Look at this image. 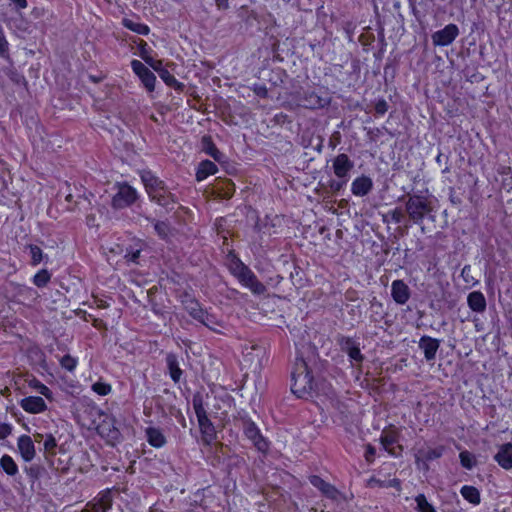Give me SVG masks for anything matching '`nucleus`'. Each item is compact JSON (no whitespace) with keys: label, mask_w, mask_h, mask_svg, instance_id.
Listing matches in <instances>:
<instances>
[{"label":"nucleus","mask_w":512,"mask_h":512,"mask_svg":"<svg viewBox=\"0 0 512 512\" xmlns=\"http://www.w3.org/2000/svg\"><path fill=\"white\" fill-rule=\"evenodd\" d=\"M224 265L243 288L250 290L254 295H262L266 292V286L257 278L251 268L240 259L234 249L228 250L224 257Z\"/></svg>","instance_id":"obj_1"},{"label":"nucleus","mask_w":512,"mask_h":512,"mask_svg":"<svg viewBox=\"0 0 512 512\" xmlns=\"http://www.w3.org/2000/svg\"><path fill=\"white\" fill-rule=\"evenodd\" d=\"M318 388V380L313 369L303 357H296L291 372V392L297 397H312Z\"/></svg>","instance_id":"obj_2"},{"label":"nucleus","mask_w":512,"mask_h":512,"mask_svg":"<svg viewBox=\"0 0 512 512\" xmlns=\"http://www.w3.org/2000/svg\"><path fill=\"white\" fill-rule=\"evenodd\" d=\"M192 405L198 421L201 442L204 446H211L217 439V431L208 416L201 394L197 393L193 395Z\"/></svg>","instance_id":"obj_3"},{"label":"nucleus","mask_w":512,"mask_h":512,"mask_svg":"<svg viewBox=\"0 0 512 512\" xmlns=\"http://www.w3.org/2000/svg\"><path fill=\"white\" fill-rule=\"evenodd\" d=\"M332 171L336 180H330L329 188L332 192H340L349 182L354 161L345 153L336 155L332 160Z\"/></svg>","instance_id":"obj_4"},{"label":"nucleus","mask_w":512,"mask_h":512,"mask_svg":"<svg viewBox=\"0 0 512 512\" xmlns=\"http://www.w3.org/2000/svg\"><path fill=\"white\" fill-rule=\"evenodd\" d=\"M140 178L147 194L152 200L162 206L169 204V198H172V194L168 191L166 183L163 180L151 170H144Z\"/></svg>","instance_id":"obj_5"},{"label":"nucleus","mask_w":512,"mask_h":512,"mask_svg":"<svg viewBox=\"0 0 512 512\" xmlns=\"http://www.w3.org/2000/svg\"><path fill=\"white\" fill-rule=\"evenodd\" d=\"M240 421L245 438L252 443L259 453L267 455L270 450L271 442L263 435L256 422L246 412L240 415Z\"/></svg>","instance_id":"obj_6"},{"label":"nucleus","mask_w":512,"mask_h":512,"mask_svg":"<svg viewBox=\"0 0 512 512\" xmlns=\"http://www.w3.org/2000/svg\"><path fill=\"white\" fill-rule=\"evenodd\" d=\"M295 97L296 105L305 109H322L331 103V97L323 88L298 91Z\"/></svg>","instance_id":"obj_7"},{"label":"nucleus","mask_w":512,"mask_h":512,"mask_svg":"<svg viewBox=\"0 0 512 512\" xmlns=\"http://www.w3.org/2000/svg\"><path fill=\"white\" fill-rule=\"evenodd\" d=\"M405 209L409 219L416 225H422L426 215L432 211L428 198L420 194L409 196Z\"/></svg>","instance_id":"obj_8"},{"label":"nucleus","mask_w":512,"mask_h":512,"mask_svg":"<svg viewBox=\"0 0 512 512\" xmlns=\"http://www.w3.org/2000/svg\"><path fill=\"white\" fill-rule=\"evenodd\" d=\"M117 192L112 196L111 206L115 210L131 207L139 198L137 190L127 182H116Z\"/></svg>","instance_id":"obj_9"},{"label":"nucleus","mask_w":512,"mask_h":512,"mask_svg":"<svg viewBox=\"0 0 512 512\" xmlns=\"http://www.w3.org/2000/svg\"><path fill=\"white\" fill-rule=\"evenodd\" d=\"M308 480L325 498L334 502L346 499L345 495L340 490L333 484L325 481L321 476L313 474L308 477Z\"/></svg>","instance_id":"obj_10"},{"label":"nucleus","mask_w":512,"mask_h":512,"mask_svg":"<svg viewBox=\"0 0 512 512\" xmlns=\"http://www.w3.org/2000/svg\"><path fill=\"white\" fill-rule=\"evenodd\" d=\"M445 452V446L438 445L437 447H422L416 450L414 457L416 465L422 470L429 469V463L437 460L443 456Z\"/></svg>","instance_id":"obj_11"},{"label":"nucleus","mask_w":512,"mask_h":512,"mask_svg":"<svg viewBox=\"0 0 512 512\" xmlns=\"http://www.w3.org/2000/svg\"><path fill=\"white\" fill-rule=\"evenodd\" d=\"M130 66L133 73L139 78L144 88L148 92H153L156 85L155 74L148 67H146L145 64L137 59H133L130 62Z\"/></svg>","instance_id":"obj_12"},{"label":"nucleus","mask_w":512,"mask_h":512,"mask_svg":"<svg viewBox=\"0 0 512 512\" xmlns=\"http://www.w3.org/2000/svg\"><path fill=\"white\" fill-rule=\"evenodd\" d=\"M459 35V28L456 24H447L444 28L435 31L432 35L434 46L445 47L451 45Z\"/></svg>","instance_id":"obj_13"},{"label":"nucleus","mask_w":512,"mask_h":512,"mask_svg":"<svg viewBox=\"0 0 512 512\" xmlns=\"http://www.w3.org/2000/svg\"><path fill=\"white\" fill-rule=\"evenodd\" d=\"M399 437V429L394 425H389L383 429L379 439L383 449L393 457H397L400 454L396 453L393 447V445L398 443Z\"/></svg>","instance_id":"obj_14"},{"label":"nucleus","mask_w":512,"mask_h":512,"mask_svg":"<svg viewBox=\"0 0 512 512\" xmlns=\"http://www.w3.org/2000/svg\"><path fill=\"white\" fill-rule=\"evenodd\" d=\"M342 352L346 353L351 361L361 364L364 356L361 353L359 343L349 336H342L338 340Z\"/></svg>","instance_id":"obj_15"},{"label":"nucleus","mask_w":512,"mask_h":512,"mask_svg":"<svg viewBox=\"0 0 512 512\" xmlns=\"http://www.w3.org/2000/svg\"><path fill=\"white\" fill-rule=\"evenodd\" d=\"M113 496L110 489L100 491L97 496L88 502L87 506L91 512H109L112 508Z\"/></svg>","instance_id":"obj_16"},{"label":"nucleus","mask_w":512,"mask_h":512,"mask_svg":"<svg viewBox=\"0 0 512 512\" xmlns=\"http://www.w3.org/2000/svg\"><path fill=\"white\" fill-rule=\"evenodd\" d=\"M285 224V217L279 214H266L261 222V229L269 235L281 233Z\"/></svg>","instance_id":"obj_17"},{"label":"nucleus","mask_w":512,"mask_h":512,"mask_svg":"<svg viewBox=\"0 0 512 512\" xmlns=\"http://www.w3.org/2000/svg\"><path fill=\"white\" fill-rule=\"evenodd\" d=\"M391 296L398 305H404L411 296L409 286L401 279L394 280L391 284Z\"/></svg>","instance_id":"obj_18"},{"label":"nucleus","mask_w":512,"mask_h":512,"mask_svg":"<svg viewBox=\"0 0 512 512\" xmlns=\"http://www.w3.org/2000/svg\"><path fill=\"white\" fill-rule=\"evenodd\" d=\"M21 408L29 414H40L47 410V404L41 396H27L20 401Z\"/></svg>","instance_id":"obj_19"},{"label":"nucleus","mask_w":512,"mask_h":512,"mask_svg":"<svg viewBox=\"0 0 512 512\" xmlns=\"http://www.w3.org/2000/svg\"><path fill=\"white\" fill-rule=\"evenodd\" d=\"M373 185L371 177L362 174L352 181L350 190L354 196L364 197L372 191Z\"/></svg>","instance_id":"obj_20"},{"label":"nucleus","mask_w":512,"mask_h":512,"mask_svg":"<svg viewBox=\"0 0 512 512\" xmlns=\"http://www.w3.org/2000/svg\"><path fill=\"white\" fill-rule=\"evenodd\" d=\"M419 348L423 351L426 361H432L436 358L437 351L440 347V341L429 335H423L418 342Z\"/></svg>","instance_id":"obj_21"},{"label":"nucleus","mask_w":512,"mask_h":512,"mask_svg":"<svg viewBox=\"0 0 512 512\" xmlns=\"http://www.w3.org/2000/svg\"><path fill=\"white\" fill-rule=\"evenodd\" d=\"M494 461L504 470L512 469V442H507L499 446L494 455Z\"/></svg>","instance_id":"obj_22"},{"label":"nucleus","mask_w":512,"mask_h":512,"mask_svg":"<svg viewBox=\"0 0 512 512\" xmlns=\"http://www.w3.org/2000/svg\"><path fill=\"white\" fill-rule=\"evenodd\" d=\"M17 447L22 459L25 462H30L35 457V446L32 438L29 435L23 434L17 440Z\"/></svg>","instance_id":"obj_23"},{"label":"nucleus","mask_w":512,"mask_h":512,"mask_svg":"<svg viewBox=\"0 0 512 512\" xmlns=\"http://www.w3.org/2000/svg\"><path fill=\"white\" fill-rule=\"evenodd\" d=\"M121 24L126 29L142 36H147L150 33V27L140 21V17L136 14H133L132 18L123 17L121 20Z\"/></svg>","instance_id":"obj_24"},{"label":"nucleus","mask_w":512,"mask_h":512,"mask_svg":"<svg viewBox=\"0 0 512 512\" xmlns=\"http://www.w3.org/2000/svg\"><path fill=\"white\" fill-rule=\"evenodd\" d=\"M145 437L148 444L156 449L164 447L167 443V438L159 427L145 428Z\"/></svg>","instance_id":"obj_25"},{"label":"nucleus","mask_w":512,"mask_h":512,"mask_svg":"<svg viewBox=\"0 0 512 512\" xmlns=\"http://www.w3.org/2000/svg\"><path fill=\"white\" fill-rule=\"evenodd\" d=\"M434 0H408L411 14L419 24H422L429 9V4Z\"/></svg>","instance_id":"obj_26"},{"label":"nucleus","mask_w":512,"mask_h":512,"mask_svg":"<svg viewBox=\"0 0 512 512\" xmlns=\"http://www.w3.org/2000/svg\"><path fill=\"white\" fill-rule=\"evenodd\" d=\"M202 151L212 157L216 162H223L224 154L217 148L210 135H204L201 138Z\"/></svg>","instance_id":"obj_27"},{"label":"nucleus","mask_w":512,"mask_h":512,"mask_svg":"<svg viewBox=\"0 0 512 512\" xmlns=\"http://www.w3.org/2000/svg\"><path fill=\"white\" fill-rule=\"evenodd\" d=\"M217 165L208 159L202 160L197 168L195 173V178L197 182H202L206 180L209 176L215 175L218 172Z\"/></svg>","instance_id":"obj_28"},{"label":"nucleus","mask_w":512,"mask_h":512,"mask_svg":"<svg viewBox=\"0 0 512 512\" xmlns=\"http://www.w3.org/2000/svg\"><path fill=\"white\" fill-rule=\"evenodd\" d=\"M166 366H167L168 373H169L171 380L175 384L179 383L184 372L180 368V364H179L177 355H175L174 353L167 354Z\"/></svg>","instance_id":"obj_29"},{"label":"nucleus","mask_w":512,"mask_h":512,"mask_svg":"<svg viewBox=\"0 0 512 512\" xmlns=\"http://www.w3.org/2000/svg\"><path fill=\"white\" fill-rule=\"evenodd\" d=\"M185 309L193 319L205 324L207 312L197 299L191 298L187 300L185 302Z\"/></svg>","instance_id":"obj_30"},{"label":"nucleus","mask_w":512,"mask_h":512,"mask_svg":"<svg viewBox=\"0 0 512 512\" xmlns=\"http://www.w3.org/2000/svg\"><path fill=\"white\" fill-rule=\"evenodd\" d=\"M468 307L476 313H483L486 310L487 302L481 291L470 292L467 296Z\"/></svg>","instance_id":"obj_31"},{"label":"nucleus","mask_w":512,"mask_h":512,"mask_svg":"<svg viewBox=\"0 0 512 512\" xmlns=\"http://www.w3.org/2000/svg\"><path fill=\"white\" fill-rule=\"evenodd\" d=\"M34 439L38 443L43 441V449H44L45 453L50 454V455H55V450L57 448V440L53 434H51V433H46V434L35 433Z\"/></svg>","instance_id":"obj_32"},{"label":"nucleus","mask_w":512,"mask_h":512,"mask_svg":"<svg viewBox=\"0 0 512 512\" xmlns=\"http://www.w3.org/2000/svg\"><path fill=\"white\" fill-rule=\"evenodd\" d=\"M0 469L10 477H15L19 473V468L15 460L9 454H4L0 458Z\"/></svg>","instance_id":"obj_33"},{"label":"nucleus","mask_w":512,"mask_h":512,"mask_svg":"<svg viewBox=\"0 0 512 512\" xmlns=\"http://www.w3.org/2000/svg\"><path fill=\"white\" fill-rule=\"evenodd\" d=\"M461 496L472 505L481 503V495L478 488L472 485H464L460 489Z\"/></svg>","instance_id":"obj_34"},{"label":"nucleus","mask_w":512,"mask_h":512,"mask_svg":"<svg viewBox=\"0 0 512 512\" xmlns=\"http://www.w3.org/2000/svg\"><path fill=\"white\" fill-rule=\"evenodd\" d=\"M26 248L29 250L30 255V264L31 266H37L41 262H48V255L43 252V250L35 245V244H28Z\"/></svg>","instance_id":"obj_35"},{"label":"nucleus","mask_w":512,"mask_h":512,"mask_svg":"<svg viewBox=\"0 0 512 512\" xmlns=\"http://www.w3.org/2000/svg\"><path fill=\"white\" fill-rule=\"evenodd\" d=\"M51 277H52L51 272H49V270L43 268L35 273V275L31 279V282L37 288L42 289L48 285V283L51 281Z\"/></svg>","instance_id":"obj_36"},{"label":"nucleus","mask_w":512,"mask_h":512,"mask_svg":"<svg viewBox=\"0 0 512 512\" xmlns=\"http://www.w3.org/2000/svg\"><path fill=\"white\" fill-rule=\"evenodd\" d=\"M159 77L161 80L170 88L175 90H182L183 83L178 81L176 77L166 68L160 73Z\"/></svg>","instance_id":"obj_37"},{"label":"nucleus","mask_w":512,"mask_h":512,"mask_svg":"<svg viewBox=\"0 0 512 512\" xmlns=\"http://www.w3.org/2000/svg\"><path fill=\"white\" fill-rule=\"evenodd\" d=\"M61 368L68 372H74L79 364V359L76 356L65 354L59 358Z\"/></svg>","instance_id":"obj_38"},{"label":"nucleus","mask_w":512,"mask_h":512,"mask_svg":"<svg viewBox=\"0 0 512 512\" xmlns=\"http://www.w3.org/2000/svg\"><path fill=\"white\" fill-rule=\"evenodd\" d=\"M417 512H437L436 508L427 500L425 494L420 493L415 497Z\"/></svg>","instance_id":"obj_39"},{"label":"nucleus","mask_w":512,"mask_h":512,"mask_svg":"<svg viewBox=\"0 0 512 512\" xmlns=\"http://www.w3.org/2000/svg\"><path fill=\"white\" fill-rule=\"evenodd\" d=\"M132 42L137 45L139 50V56L146 63L148 61H152V57L150 55L151 48L143 39H132Z\"/></svg>","instance_id":"obj_40"},{"label":"nucleus","mask_w":512,"mask_h":512,"mask_svg":"<svg viewBox=\"0 0 512 512\" xmlns=\"http://www.w3.org/2000/svg\"><path fill=\"white\" fill-rule=\"evenodd\" d=\"M472 267L470 264H465L461 270V278L463 279V281L465 282V284L472 288V287H475L479 284V280L476 279L473 275H472Z\"/></svg>","instance_id":"obj_41"},{"label":"nucleus","mask_w":512,"mask_h":512,"mask_svg":"<svg viewBox=\"0 0 512 512\" xmlns=\"http://www.w3.org/2000/svg\"><path fill=\"white\" fill-rule=\"evenodd\" d=\"M91 389L99 396H107L112 392L111 384L101 379L93 383Z\"/></svg>","instance_id":"obj_42"},{"label":"nucleus","mask_w":512,"mask_h":512,"mask_svg":"<svg viewBox=\"0 0 512 512\" xmlns=\"http://www.w3.org/2000/svg\"><path fill=\"white\" fill-rule=\"evenodd\" d=\"M459 459L461 466L467 470H471L476 465L475 456L467 450L460 452Z\"/></svg>","instance_id":"obj_43"},{"label":"nucleus","mask_w":512,"mask_h":512,"mask_svg":"<svg viewBox=\"0 0 512 512\" xmlns=\"http://www.w3.org/2000/svg\"><path fill=\"white\" fill-rule=\"evenodd\" d=\"M35 388L37 389V391L42 395L44 396L47 400L49 401H53L54 397H53V392L52 390L46 386L45 384H43L42 382L40 381H37L36 382V385H35Z\"/></svg>","instance_id":"obj_44"},{"label":"nucleus","mask_w":512,"mask_h":512,"mask_svg":"<svg viewBox=\"0 0 512 512\" xmlns=\"http://www.w3.org/2000/svg\"><path fill=\"white\" fill-rule=\"evenodd\" d=\"M388 103L385 99H378L374 105V111L376 115L383 116L388 111Z\"/></svg>","instance_id":"obj_45"},{"label":"nucleus","mask_w":512,"mask_h":512,"mask_svg":"<svg viewBox=\"0 0 512 512\" xmlns=\"http://www.w3.org/2000/svg\"><path fill=\"white\" fill-rule=\"evenodd\" d=\"M272 121L274 122L275 125L280 126L292 123L290 116L283 112L276 113Z\"/></svg>","instance_id":"obj_46"},{"label":"nucleus","mask_w":512,"mask_h":512,"mask_svg":"<svg viewBox=\"0 0 512 512\" xmlns=\"http://www.w3.org/2000/svg\"><path fill=\"white\" fill-rule=\"evenodd\" d=\"M376 456V448L372 444H367L365 447L364 458L367 463L371 464L374 462Z\"/></svg>","instance_id":"obj_47"},{"label":"nucleus","mask_w":512,"mask_h":512,"mask_svg":"<svg viewBox=\"0 0 512 512\" xmlns=\"http://www.w3.org/2000/svg\"><path fill=\"white\" fill-rule=\"evenodd\" d=\"M12 425L9 423H0V440L6 439L12 433Z\"/></svg>","instance_id":"obj_48"},{"label":"nucleus","mask_w":512,"mask_h":512,"mask_svg":"<svg viewBox=\"0 0 512 512\" xmlns=\"http://www.w3.org/2000/svg\"><path fill=\"white\" fill-rule=\"evenodd\" d=\"M146 64H148L154 71H156L158 75H160V73H162V71L166 69L163 66V62L161 60H154L152 58V61H148L146 62Z\"/></svg>","instance_id":"obj_49"},{"label":"nucleus","mask_w":512,"mask_h":512,"mask_svg":"<svg viewBox=\"0 0 512 512\" xmlns=\"http://www.w3.org/2000/svg\"><path fill=\"white\" fill-rule=\"evenodd\" d=\"M18 294L21 296H25V297L37 296V292L33 288L25 286V285L20 286Z\"/></svg>","instance_id":"obj_50"},{"label":"nucleus","mask_w":512,"mask_h":512,"mask_svg":"<svg viewBox=\"0 0 512 512\" xmlns=\"http://www.w3.org/2000/svg\"><path fill=\"white\" fill-rule=\"evenodd\" d=\"M139 257H140V250H136V251H133L131 253H127L125 255V258L127 259V261L134 262V263L137 262Z\"/></svg>","instance_id":"obj_51"},{"label":"nucleus","mask_w":512,"mask_h":512,"mask_svg":"<svg viewBox=\"0 0 512 512\" xmlns=\"http://www.w3.org/2000/svg\"><path fill=\"white\" fill-rule=\"evenodd\" d=\"M255 93L257 96L261 98H267L268 97V90L265 86H259L255 88Z\"/></svg>","instance_id":"obj_52"},{"label":"nucleus","mask_w":512,"mask_h":512,"mask_svg":"<svg viewBox=\"0 0 512 512\" xmlns=\"http://www.w3.org/2000/svg\"><path fill=\"white\" fill-rule=\"evenodd\" d=\"M221 400L223 403L227 404L228 406H231L235 401L234 397L228 393H226L224 396H222Z\"/></svg>","instance_id":"obj_53"},{"label":"nucleus","mask_w":512,"mask_h":512,"mask_svg":"<svg viewBox=\"0 0 512 512\" xmlns=\"http://www.w3.org/2000/svg\"><path fill=\"white\" fill-rule=\"evenodd\" d=\"M17 9H25L28 6L27 0H11Z\"/></svg>","instance_id":"obj_54"},{"label":"nucleus","mask_w":512,"mask_h":512,"mask_svg":"<svg viewBox=\"0 0 512 512\" xmlns=\"http://www.w3.org/2000/svg\"><path fill=\"white\" fill-rule=\"evenodd\" d=\"M218 9H227L228 8V0H215Z\"/></svg>","instance_id":"obj_55"},{"label":"nucleus","mask_w":512,"mask_h":512,"mask_svg":"<svg viewBox=\"0 0 512 512\" xmlns=\"http://www.w3.org/2000/svg\"><path fill=\"white\" fill-rule=\"evenodd\" d=\"M165 226H166V225H165L164 223H157V224L155 225V229H156V231L158 232V234H159L160 236H162V235L164 234V227H165Z\"/></svg>","instance_id":"obj_56"},{"label":"nucleus","mask_w":512,"mask_h":512,"mask_svg":"<svg viewBox=\"0 0 512 512\" xmlns=\"http://www.w3.org/2000/svg\"><path fill=\"white\" fill-rule=\"evenodd\" d=\"M401 216H402V214H401V212H400V211H398V210H395V211H393V213H392V218H393V220H394L396 223H399V222H400V220H401Z\"/></svg>","instance_id":"obj_57"},{"label":"nucleus","mask_w":512,"mask_h":512,"mask_svg":"<svg viewBox=\"0 0 512 512\" xmlns=\"http://www.w3.org/2000/svg\"><path fill=\"white\" fill-rule=\"evenodd\" d=\"M25 471L32 477H36L37 469L34 467H25Z\"/></svg>","instance_id":"obj_58"},{"label":"nucleus","mask_w":512,"mask_h":512,"mask_svg":"<svg viewBox=\"0 0 512 512\" xmlns=\"http://www.w3.org/2000/svg\"><path fill=\"white\" fill-rule=\"evenodd\" d=\"M179 278H180V275L177 274V273H173V276L171 277V281L175 284H179L180 281H179Z\"/></svg>","instance_id":"obj_59"},{"label":"nucleus","mask_w":512,"mask_h":512,"mask_svg":"<svg viewBox=\"0 0 512 512\" xmlns=\"http://www.w3.org/2000/svg\"><path fill=\"white\" fill-rule=\"evenodd\" d=\"M90 80L93 83H99L100 81H102V77L90 76Z\"/></svg>","instance_id":"obj_60"},{"label":"nucleus","mask_w":512,"mask_h":512,"mask_svg":"<svg viewBox=\"0 0 512 512\" xmlns=\"http://www.w3.org/2000/svg\"><path fill=\"white\" fill-rule=\"evenodd\" d=\"M441 157H442V153H438V155L436 156V162L437 163H441Z\"/></svg>","instance_id":"obj_61"},{"label":"nucleus","mask_w":512,"mask_h":512,"mask_svg":"<svg viewBox=\"0 0 512 512\" xmlns=\"http://www.w3.org/2000/svg\"><path fill=\"white\" fill-rule=\"evenodd\" d=\"M98 307H100V308H106L107 306H106L105 304H103V303H100V304L98 305Z\"/></svg>","instance_id":"obj_62"},{"label":"nucleus","mask_w":512,"mask_h":512,"mask_svg":"<svg viewBox=\"0 0 512 512\" xmlns=\"http://www.w3.org/2000/svg\"><path fill=\"white\" fill-rule=\"evenodd\" d=\"M84 512H91V511H89V510H86V511H84Z\"/></svg>","instance_id":"obj_63"}]
</instances>
